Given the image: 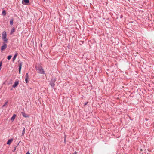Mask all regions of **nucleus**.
I'll return each instance as SVG.
<instances>
[{"label": "nucleus", "mask_w": 154, "mask_h": 154, "mask_svg": "<svg viewBox=\"0 0 154 154\" xmlns=\"http://www.w3.org/2000/svg\"><path fill=\"white\" fill-rule=\"evenodd\" d=\"M36 69L38 71V72L40 74H45V71L41 66H35Z\"/></svg>", "instance_id": "nucleus-1"}, {"label": "nucleus", "mask_w": 154, "mask_h": 154, "mask_svg": "<svg viewBox=\"0 0 154 154\" xmlns=\"http://www.w3.org/2000/svg\"><path fill=\"white\" fill-rule=\"evenodd\" d=\"M56 81V79L54 78L51 79V81L50 82V84L51 86L54 88L55 85V82Z\"/></svg>", "instance_id": "nucleus-2"}, {"label": "nucleus", "mask_w": 154, "mask_h": 154, "mask_svg": "<svg viewBox=\"0 0 154 154\" xmlns=\"http://www.w3.org/2000/svg\"><path fill=\"white\" fill-rule=\"evenodd\" d=\"M3 44V45L2 46L1 48V51H2L3 50H5L7 47V44L5 43L4 42Z\"/></svg>", "instance_id": "nucleus-3"}, {"label": "nucleus", "mask_w": 154, "mask_h": 154, "mask_svg": "<svg viewBox=\"0 0 154 154\" xmlns=\"http://www.w3.org/2000/svg\"><path fill=\"white\" fill-rule=\"evenodd\" d=\"M29 78V75L28 74V73H27L26 74V78H25V81L27 83L28 82Z\"/></svg>", "instance_id": "nucleus-4"}, {"label": "nucleus", "mask_w": 154, "mask_h": 154, "mask_svg": "<svg viewBox=\"0 0 154 154\" xmlns=\"http://www.w3.org/2000/svg\"><path fill=\"white\" fill-rule=\"evenodd\" d=\"M22 62H20V63H19V65H18V66H19V73L20 74V71H21V67H22Z\"/></svg>", "instance_id": "nucleus-5"}, {"label": "nucleus", "mask_w": 154, "mask_h": 154, "mask_svg": "<svg viewBox=\"0 0 154 154\" xmlns=\"http://www.w3.org/2000/svg\"><path fill=\"white\" fill-rule=\"evenodd\" d=\"M19 84V81H16L15 82L14 84L13 85L12 87L13 88H15L17 87Z\"/></svg>", "instance_id": "nucleus-6"}, {"label": "nucleus", "mask_w": 154, "mask_h": 154, "mask_svg": "<svg viewBox=\"0 0 154 154\" xmlns=\"http://www.w3.org/2000/svg\"><path fill=\"white\" fill-rule=\"evenodd\" d=\"M21 114H22L23 117H24L28 118V117H29V116L28 115L26 114L25 112H21Z\"/></svg>", "instance_id": "nucleus-7"}, {"label": "nucleus", "mask_w": 154, "mask_h": 154, "mask_svg": "<svg viewBox=\"0 0 154 154\" xmlns=\"http://www.w3.org/2000/svg\"><path fill=\"white\" fill-rule=\"evenodd\" d=\"M13 140V139H9L7 142V144L8 145H10Z\"/></svg>", "instance_id": "nucleus-8"}, {"label": "nucleus", "mask_w": 154, "mask_h": 154, "mask_svg": "<svg viewBox=\"0 0 154 154\" xmlns=\"http://www.w3.org/2000/svg\"><path fill=\"white\" fill-rule=\"evenodd\" d=\"M7 35L6 32L5 31H4L2 33V38L6 37Z\"/></svg>", "instance_id": "nucleus-9"}, {"label": "nucleus", "mask_w": 154, "mask_h": 154, "mask_svg": "<svg viewBox=\"0 0 154 154\" xmlns=\"http://www.w3.org/2000/svg\"><path fill=\"white\" fill-rule=\"evenodd\" d=\"M17 54H18L17 53H15V55L14 56L12 59L13 61H14L15 60Z\"/></svg>", "instance_id": "nucleus-10"}, {"label": "nucleus", "mask_w": 154, "mask_h": 154, "mask_svg": "<svg viewBox=\"0 0 154 154\" xmlns=\"http://www.w3.org/2000/svg\"><path fill=\"white\" fill-rule=\"evenodd\" d=\"M16 116V115L14 114L13 116L11 118V120L13 121L15 119Z\"/></svg>", "instance_id": "nucleus-11"}, {"label": "nucleus", "mask_w": 154, "mask_h": 154, "mask_svg": "<svg viewBox=\"0 0 154 154\" xmlns=\"http://www.w3.org/2000/svg\"><path fill=\"white\" fill-rule=\"evenodd\" d=\"M2 15L4 16L6 15V12L5 10H3L2 12Z\"/></svg>", "instance_id": "nucleus-12"}, {"label": "nucleus", "mask_w": 154, "mask_h": 154, "mask_svg": "<svg viewBox=\"0 0 154 154\" xmlns=\"http://www.w3.org/2000/svg\"><path fill=\"white\" fill-rule=\"evenodd\" d=\"M10 24L11 25H13V19H11L10 22Z\"/></svg>", "instance_id": "nucleus-13"}, {"label": "nucleus", "mask_w": 154, "mask_h": 154, "mask_svg": "<svg viewBox=\"0 0 154 154\" xmlns=\"http://www.w3.org/2000/svg\"><path fill=\"white\" fill-rule=\"evenodd\" d=\"M14 31H15V28H14V27H13V28H12V29H11V34H12V33H13L14 32Z\"/></svg>", "instance_id": "nucleus-14"}, {"label": "nucleus", "mask_w": 154, "mask_h": 154, "mask_svg": "<svg viewBox=\"0 0 154 154\" xmlns=\"http://www.w3.org/2000/svg\"><path fill=\"white\" fill-rule=\"evenodd\" d=\"M2 38L4 42H7L8 39H7L6 37Z\"/></svg>", "instance_id": "nucleus-15"}, {"label": "nucleus", "mask_w": 154, "mask_h": 154, "mask_svg": "<svg viewBox=\"0 0 154 154\" xmlns=\"http://www.w3.org/2000/svg\"><path fill=\"white\" fill-rule=\"evenodd\" d=\"M23 1L25 3H28L29 2V0H23Z\"/></svg>", "instance_id": "nucleus-16"}, {"label": "nucleus", "mask_w": 154, "mask_h": 154, "mask_svg": "<svg viewBox=\"0 0 154 154\" xmlns=\"http://www.w3.org/2000/svg\"><path fill=\"white\" fill-rule=\"evenodd\" d=\"M25 128H23V131H22V136H23L24 135V134H25Z\"/></svg>", "instance_id": "nucleus-17"}, {"label": "nucleus", "mask_w": 154, "mask_h": 154, "mask_svg": "<svg viewBox=\"0 0 154 154\" xmlns=\"http://www.w3.org/2000/svg\"><path fill=\"white\" fill-rule=\"evenodd\" d=\"M8 103V101H7V102H6L4 104V105H3L2 106V107H4V106H6L7 104V103Z\"/></svg>", "instance_id": "nucleus-18"}, {"label": "nucleus", "mask_w": 154, "mask_h": 154, "mask_svg": "<svg viewBox=\"0 0 154 154\" xmlns=\"http://www.w3.org/2000/svg\"><path fill=\"white\" fill-rule=\"evenodd\" d=\"M12 57V56L11 55H9L8 56V57H7V59L9 60H10L11 58Z\"/></svg>", "instance_id": "nucleus-19"}, {"label": "nucleus", "mask_w": 154, "mask_h": 154, "mask_svg": "<svg viewBox=\"0 0 154 154\" xmlns=\"http://www.w3.org/2000/svg\"><path fill=\"white\" fill-rule=\"evenodd\" d=\"M2 64V61H0V67H1Z\"/></svg>", "instance_id": "nucleus-20"}, {"label": "nucleus", "mask_w": 154, "mask_h": 154, "mask_svg": "<svg viewBox=\"0 0 154 154\" xmlns=\"http://www.w3.org/2000/svg\"><path fill=\"white\" fill-rule=\"evenodd\" d=\"M2 64V61H0V67H1Z\"/></svg>", "instance_id": "nucleus-21"}, {"label": "nucleus", "mask_w": 154, "mask_h": 154, "mask_svg": "<svg viewBox=\"0 0 154 154\" xmlns=\"http://www.w3.org/2000/svg\"><path fill=\"white\" fill-rule=\"evenodd\" d=\"M88 103V102H86L85 103H84V105H86Z\"/></svg>", "instance_id": "nucleus-22"}, {"label": "nucleus", "mask_w": 154, "mask_h": 154, "mask_svg": "<svg viewBox=\"0 0 154 154\" xmlns=\"http://www.w3.org/2000/svg\"><path fill=\"white\" fill-rule=\"evenodd\" d=\"M26 154H30L29 151H28L27 152Z\"/></svg>", "instance_id": "nucleus-23"}, {"label": "nucleus", "mask_w": 154, "mask_h": 154, "mask_svg": "<svg viewBox=\"0 0 154 154\" xmlns=\"http://www.w3.org/2000/svg\"><path fill=\"white\" fill-rule=\"evenodd\" d=\"M73 154H77V152L76 151H75L73 153Z\"/></svg>", "instance_id": "nucleus-24"}, {"label": "nucleus", "mask_w": 154, "mask_h": 154, "mask_svg": "<svg viewBox=\"0 0 154 154\" xmlns=\"http://www.w3.org/2000/svg\"><path fill=\"white\" fill-rule=\"evenodd\" d=\"M16 147H15L14 150L13 151V152H14L16 150Z\"/></svg>", "instance_id": "nucleus-25"}, {"label": "nucleus", "mask_w": 154, "mask_h": 154, "mask_svg": "<svg viewBox=\"0 0 154 154\" xmlns=\"http://www.w3.org/2000/svg\"><path fill=\"white\" fill-rule=\"evenodd\" d=\"M66 137H65V138H64V142H65H65H66Z\"/></svg>", "instance_id": "nucleus-26"}, {"label": "nucleus", "mask_w": 154, "mask_h": 154, "mask_svg": "<svg viewBox=\"0 0 154 154\" xmlns=\"http://www.w3.org/2000/svg\"><path fill=\"white\" fill-rule=\"evenodd\" d=\"M44 0V1H45V0Z\"/></svg>", "instance_id": "nucleus-27"}]
</instances>
